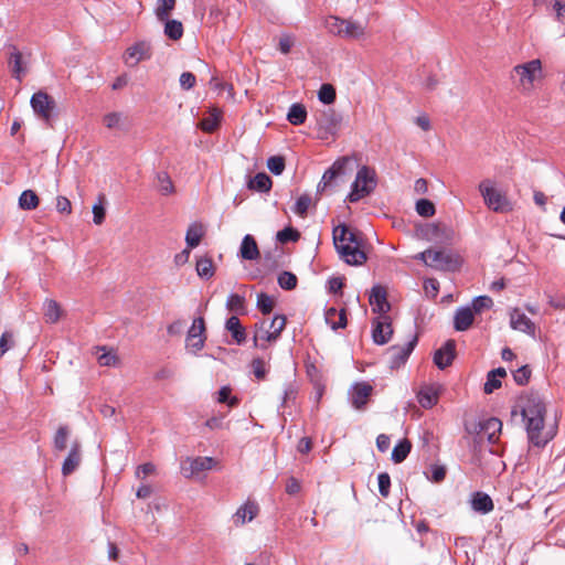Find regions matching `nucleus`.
<instances>
[{
    "mask_svg": "<svg viewBox=\"0 0 565 565\" xmlns=\"http://www.w3.org/2000/svg\"><path fill=\"white\" fill-rule=\"evenodd\" d=\"M520 414L525 422V429L530 444L536 447H544L551 436H543L542 430L545 424L546 404L537 392H527L520 396Z\"/></svg>",
    "mask_w": 565,
    "mask_h": 565,
    "instance_id": "1",
    "label": "nucleus"
},
{
    "mask_svg": "<svg viewBox=\"0 0 565 565\" xmlns=\"http://www.w3.org/2000/svg\"><path fill=\"white\" fill-rule=\"evenodd\" d=\"M332 236L335 250L348 265L361 266L367 260L364 234L361 231L341 223L333 227Z\"/></svg>",
    "mask_w": 565,
    "mask_h": 565,
    "instance_id": "2",
    "label": "nucleus"
},
{
    "mask_svg": "<svg viewBox=\"0 0 565 565\" xmlns=\"http://www.w3.org/2000/svg\"><path fill=\"white\" fill-rule=\"evenodd\" d=\"M377 179L375 170L363 166L359 169L355 180L351 185V191L347 196V200L351 203H355L361 199L370 195L376 188Z\"/></svg>",
    "mask_w": 565,
    "mask_h": 565,
    "instance_id": "3",
    "label": "nucleus"
},
{
    "mask_svg": "<svg viewBox=\"0 0 565 565\" xmlns=\"http://www.w3.org/2000/svg\"><path fill=\"white\" fill-rule=\"evenodd\" d=\"M30 104L35 115L47 126L52 127L56 118V114H54L56 108L54 98L47 93L39 90L32 95Z\"/></svg>",
    "mask_w": 565,
    "mask_h": 565,
    "instance_id": "4",
    "label": "nucleus"
},
{
    "mask_svg": "<svg viewBox=\"0 0 565 565\" xmlns=\"http://www.w3.org/2000/svg\"><path fill=\"white\" fill-rule=\"evenodd\" d=\"M479 190L483 196L486 205L489 209L499 213H504L512 210V205L507 196L490 185L489 180L482 181L479 185Z\"/></svg>",
    "mask_w": 565,
    "mask_h": 565,
    "instance_id": "5",
    "label": "nucleus"
},
{
    "mask_svg": "<svg viewBox=\"0 0 565 565\" xmlns=\"http://www.w3.org/2000/svg\"><path fill=\"white\" fill-rule=\"evenodd\" d=\"M462 265V258L452 250L438 249L431 253V259L427 266L443 271H456Z\"/></svg>",
    "mask_w": 565,
    "mask_h": 565,
    "instance_id": "6",
    "label": "nucleus"
},
{
    "mask_svg": "<svg viewBox=\"0 0 565 565\" xmlns=\"http://www.w3.org/2000/svg\"><path fill=\"white\" fill-rule=\"evenodd\" d=\"M418 343V335L415 334L412 337V339L404 345H392L388 348L387 353L390 354V369L391 370H398L401 366H403L414 349L416 348Z\"/></svg>",
    "mask_w": 565,
    "mask_h": 565,
    "instance_id": "7",
    "label": "nucleus"
},
{
    "mask_svg": "<svg viewBox=\"0 0 565 565\" xmlns=\"http://www.w3.org/2000/svg\"><path fill=\"white\" fill-rule=\"evenodd\" d=\"M205 332L206 328L204 318L199 317L194 319L186 334V348L191 353L196 354L204 348L206 340Z\"/></svg>",
    "mask_w": 565,
    "mask_h": 565,
    "instance_id": "8",
    "label": "nucleus"
},
{
    "mask_svg": "<svg viewBox=\"0 0 565 565\" xmlns=\"http://www.w3.org/2000/svg\"><path fill=\"white\" fill-rule=\"evenodd\" d=\"M422 233L427 241L441 245L451 243L454 235V232L449 227L438 223L427 224Z\"/></svg>",
    "mask_w": 565,
    "mask_h": 565,
    "instance_id": "9",
    "label": "nucleus"
},
{
    "mask_svg": "<svg viewBox=\"0 0 565 565\" xmlns=\"http://www.w3.org/2000/svg\"><path fill=\"white\" fill-rule=\"evenodd\" d=\"M393 335V327L391 322V318L388 316H382L380 318L374 319L373 321V330H372V339L373 342L377 345H384L392 339Z\"/></svg>",
    "mask_w": 565,
    "mask_h": 565,
    "instance_id": "10",
    "label": "nucleus"
},
{
    "mask_svg": "<svg viewBox=\"0 0 565 565\" xmlns=\"http://www.w3.org/2000/svg\"><path fill=\"white\" fill-rule=\"evenodd\" d=\"M216 461L212 457H195L188 459L182 463L181 470L184 477L190 478L201 471L210 470L215 466Z\"/></svg>",
    "mask_w": 565,
    "mask_h": 565,
    "instance_id": "11",
    "label": "nucleus"
},
{
    "mask_svg": "<svg viewBox=\"0 0 565 565\" xmlns=\"http://www.w3.org/2000/svg\"><path fill=\"white\" fill-rule=\"evenodd\" d=\"M456 358V341L449 339L445 344L435 351L434 363L439 370L450 366Z\"/></svg>",
    "mask_w": 565,
    "mask_h": 565,
    "instance_id": "12",
    "label": "nucleus"
},
{
    "mask_svg": "<svg viewBox=\"0 0 565 565\" xmlns=\"http://www.w3.org/2000/svg\"><path fill=\"white\" fill-rule=\"evenodd\" d=\"M372 392L373 386L367 382L355 383L350 391L352 406L359 411L364 409Z\"/></svg>",
    "mask_w": 565,
    "mask_h": 565,
    "instance_id": "13",
    "label": "nucleus"
},
{
    "mask_svg": "<svg viewBox=\"0 0 565 565\" xmlns=\"http://www.w3.org/2000/svg\"><path fill=\"white\" fill-rule=\"evenodd\" d=\"M370 303L373 306V311L385 316L391 310V303L387 301V292L385 287L382 285H375L372 287L370 295Z\"/></svg>",
    "mask_w": 565,
    "mask_h": 565,
    "instance_id": "14",
    "label": "nucleus"
},
{
    "mask_svg": "<svg viewBox=\"0 0 565 565\" xmlns=\"http://www.w3.org/2000/svg\"><path fill=\"white\" fill-rule=\"evenodd\" d=\"M542 70V63L540 60H532L525 64L516 65L513 68L520 76V82L523 86L526 84L531 86L535 79L536 73H540Z\"/></svg>",
    "mask_w": 565,
    "mask_h": 565,
    "instance_id": "15",
    "label": "nucleus"
},
{
    "mask_svg": "<svg viewBox=\"0 0 565 565\" xmlns=\"http://www.w3.org/2000/svg\"><path fill=\"white\" fill-rule=\"evenodd\" d=\"M9 50L10 52L8 57V64L11 68V75L13 78L21 82L26 73V67L23 61V54L13 44L9 45Z\"/></svg>",
    "mask_w": 565,
    "mask_h": 565,
    "instance_id": "16",
    "label": "nucleus"
},
{
    "mask_svg": "<svg viewBox=\"0 0 565 565\" xmlns=\"http://www.w3.org/2000/svg\"><path fill=\"white\" fill-rule=\"evenodd\" d=\"M342 117L333 108L320 111L317 122L321 129L334 135L341 124Z\"/></svg>",
    "mask_w": 565,
    "mask_h": 565,
    "instance_id": "17",
    "label": "nucleus"
},
{
    "mask_svg": "<svg viewBox=\"0 0 565 565\" xmlns=\"http://www.w3.org/2000/svg\"><path fill=\"white\" fill-rule=\"evenodd\" d=\"M441 391L443 387L439 384L423 386L417 395L418 403L426 409L434 407L438 403Z\"/></svg>",
    "mask_w": 565,
    "mask_h": 565,
    "instance_id": "18",
    "label": "nucleus"
},
{
    "mask_svg": "<svg viewBox=\"0 0 565 565\" xmlns=\"http://www.w3.org/2000/svg\"><path fill=\"white\" fill-rule=\"evenodd\" d=\"M82 460L81 454V443L78 440H74L67 457L64 459L62 465V473L63 476L72 475L77 467L79 466Z\"/></svg>",
    "mask_w": 565,
    "mask_h": 565,
    "instance_id": "19",
    "label": "nucleus"
},
{
    "mask_svg": "<svg viewBox=\"0 0 565 565\" xmlns=\"http://www.w3.org/2000/svg\"><path fill=\"white\" fill-rule=\"evenodd\" d=\"M479 431L478 434L482 438L483 436H487V439L490 444H494L498 440V434L501 433L502 429V423L497 417L488 418L484 422H481L479 424Z\"/></svg>",
    "mask_w": 565,
    "mask_h": 565,
    "instance_id": "20",
    "label": "nucleus"
},
{
    "mask_svg": "<svg viewBox=\"0 0 565 565\" xmlns=\"http://www.w3.org/2000/svg\"><path fill=\"white\" fill-rule=\"evenodd\" d=\"M350 163V158L342 157L334 161V163L326 170V172L322 175V182H324V185L331 186L333 182L345 174V168Z\"/></svg>",
    "mask_w": 565,
    "mask_h": 565,
    "instance_id": "21",
    "label": "nucleus"
},
{
    "mask_svg": "<svg viewBox=\"0 0 565 565\" xmlns=\"http://www.w3.org/2000/svg\"><path fill=\"white\" fill-rule=\"evenodd\" d=\"M475 321V313L470 307H460L454 316V329L462 332L468 330Z\"/></svg>",
    "mask_w": 565,
    "mask_h": 565,
    "instance_id": "22",
    "label": "nucleus"
},
{
    "mask_svg": "<svg viewBox=\"0 0 565 565\" xmlns=\"http://www.w3.org/2000/svg\"><path fill=\"white\" fill-rule=\"evenodd\" d=\"M239 256L245 260H255L259 258L260 253L253 235L246 234L241 243Z\"/></svg>",
    "mask_w": 565,
    "mask_h": 565,
    "instance_id": "23",
    "label": "nucleus"
},
{
    "mask_svg": "<svg viewBox=\"0 0 565 565\" xmlns=\"http://www.w3.org/2000/svg\"><path fill=\"white\" fill-rule=\"evenodd\" d=\"M324 319L333 330L345 328L348 323L344 308L340 310L334 307L328 308L324 312Z\"/></svg>",
    "mask_w": 565,
    "mask_h": 565,
    "instance_id": "24",
    "label": "nucleus"
},
{
    "mask_svg": "<svg viewBox=\"0 0 565 565\" xmlns=\"http://www.w3.org/2000/svg\"><path fill=\"white\" fill-rule=\"evenodd\" d=\"M471 508L473 511L487 514L494 508L491 497L484 492L476 491L471 497Z\"/></svg>",
    "mask_w": 565,
    "mask_h": 565,
    "instance_id": "25",
    "label": "nucleus"
},
{
    "mask_svg": "<svg viewBox=\"0 0 565 565\" xmlns=\"http://www.w3.org/2000/svg\"><path fill=\"white\" fill-rule=\"evenodd\" d=\"M225 328L231 332L233 340L237 344H242L246 341V330L236 316H232L226 320Z\"/></svg>",
    "mask_w": 565,
    "mask_h": 565,
    "instance_id": "26",
    "label": "nucleus"
},
{
    "mask_svg": "<svg viewBox=\"0 0 565 565\" xmlns=\"http://www.w3.org/2000/svg\"><path fill=\"white\" fill-rule=\"evenodd\" d=\"M273 185V181L265 172H258L254 178L249 179L247 188L252 191L262 193L269 192Z\"/></svg>",
    "mask_w": 565,
    "mask_h": 565,
    "instance_id": "27",
    "label": "nucleus"
},
{
    "mask_svg": "<svg viewBox=\"0 0 565 565\" xmlns=\"http://www.w3.org/2000/svg\"><path fill=\"white\" fill-rule=\"evenodd\" d=\"M511 327L514 330H520L525 333H534V323L524 315L520 313L516 309L511 315Z\"/></svg>",
    "mask_w": 565,
    "mask_h": 565,
    "instance_id": "28",
    "label": "nucleus"
},
{
    "mask_svg": "<svg viewBox=\"0 0 565 565\" xmlns=\"http://www.w3.org/2000/svg\"><path fill=\"white\" fill-rule=\"evenodd\" d=\"M204 227L201 223H192L185 234V243L189 248H195L200 245L202 237L204 236Z\"/></svg>",
    "mask_w": 565,
    "mask_h": 565,
    "instance_id": "29",
    "label": "nucleus"
},
{
    "mask_svg": "<svg viewBox=\"0 0 565 565\" xmlns=\"http://www.w3.org/2000/svg\"><path fill=\"white\" fill-rule=\"evenodd\" d=\"M307 119V109L303 104L295 103L289 107L287 120L294 125L299 126L305 124Z\"/></svg>",
    "mask_w": 565,
    "mask_h": 565,
    "instance_id": "30",
    "label": "nucleus"
},
{
    "mask_svg": "<svg viewBox=\"0 0 565 565\" xmlns=\"http://www.w3.org/2000/svg\"><path fill=\"white\" fill-rule=\"evenodd\" d=\"M164 22V35L172 40L178 41L183 36V24L179 20L167 18Z\"/></svg>",
    "mask_w": 565,
    "mask_h": 565,
    "instance_id": "31",
    "label": "nucleus"
},
{
    "mask_svg": "<svg viewBox=\"0 0 565 565\" xmlns=\"http://www.w3.org/2000/svg\"><path fill=\"white\" fill-rule=\"evenodd\" d=\"M411 450H412V443L407 438L402 439L393 448L392 457H391L392 461L394 463L403 462L409 455Z\"/></svg>",
    "mask_w": 565,
    "mask_h": 565,
    "instance_id": "32",
    "label": "nucleus"
},
{
    "mask_svg": "<svg viewBox=\"0 0 565 565\" xmlns=\"http://www.w3.org/2000/svg\"><path fill=\"white\" fill-rule=\"evenodd\" d=\"M43 310L46 322L56 323L60 320L62 310L60 305L55 300L46 299L44 301Z\"/></svg>",
    "mask_w": 565,
    "mask_h": 565,
    "instance_id": "33",
    "label": "nucleus"
},
{
    "mask_svg": "<svg viewBox=\"0 0 565 565\" xmlns=\"http://www.w3.org/2000/svg\"><path fill=\"white\" fill-rule=\"evenodd\" d=\"M40 199L33 190H24L19 198V206L25 211L35 210L39 206Z\"/></svg>",
    "mask_w": 565,
    "mask_h": 565,
    "instance_id": "34",
    "label": "nucleus"
},
{
    "mask_svg": "<svg viewBox=\"0 0 565 565\" xmlns=\"http://www.w3.org/2000/svg\"><path fill=\"white\" fill-rule=\"evenodd\" d=\"M177 4V0H158L157 7L154 9V14L159 21L167 20L170 18L172 11L174 10Z\"/></svg>",
    "mask_w": 565,
    "mask_h": 565,
    "instance_id": "35",
    "label": "nucleus"
},
{
    "mask_svg": "<svg viewBox=\"0 0 565 565\" xmlns=\"http://www.w3.org/2000/svg\"><path fill=\"white\" fill-rule=\"evenodd\" d=\"M364 35V28L354 21L345 20L341 32L342 38L359 39Z\"/></svg>",
    "mask_w": 565,
    "mask_h": 565,
    "instance_id": "36",
    "label": "nucleus"
},
{
    "mask_svg": "<svg viewBox=\"0 0 565 565\" xmlns=\"http://www.w3.org/2000/svg\"><path fill=\"white\" fill-rule=\"evenodd\" d=\"M196 273L203 279H210L214 276V265L210 257H201L196 262Z\"/></svg>",
    "mask_w": 565,
    "mask_h": 565,
    "instance_id": "37",
    "label": "nucleus"
},
{
    "mask_svg": "<svg viewBox=\"0 0 565 565\" xmlns=\"http://www.w3.org/2000/svg\"><path fill=\"white\" fill-rule=\"evenodd\" d=\"M300 238V232L292 226H286L276 234V239L280 244H287L289 242H298Z\"/></svg>",
    "mask_w": 565,
    "mask_h": 565,
    "instance_id": "38",
    "label": "nucleus"
},
{
    "mask_svg": "<svg viewBox=\"0 0 565 565\" xmlns=\"http://www.w3.org/2000/svg\"><path fill=\"white\" fill-rule=\"evenodd\" d=\"M157 180L159 183V191L162 195H170L174 193L173 182L166 171H160L157 173Z\"/></svg>",
    "mask_w": 565,
    "mask_h": 565,
    "instance_id": "39",
    "label": "nucleus"
},
{
    "mask_svg": "<svg viewBox=\"0 0 565 565\" xmlns=\"http://www.w3.org/2000/svg\"><path fill=\"white\" fill-rule=\"evenodd\" d=\"M277 282L281 289L294 290L297 287L298 278L291 271H281L278 275Z\"/></svg>",
    "mask_w": 565,
    "mask_h": 565,
    "instance_id": "40",
    "label": "nucleus"
},
{
    "mask_svg": "<svg viewBox=\"0 0 565 565\" xmlns=\"http://www.w3.org/2000/svg\"><path fill=\"white\" fill-rule=\"evenodd\" d=\"M493 306V300L489 296H478L475 297L471 301V310L475 315H480L483 310L491 309Z\"/></svg>",
    "mask_w": 565,
    "mask_h": 565,
    "instance_id": "41",
    "label": "nucleus"
},
{
    "mask_svg": "<svg viewBox=\"0 0 565 565\" xmlns=\"http://www.w3.org/2000/svg\"><path fill=\"white\" fill-rule=\"evenodd\" d=\"M318 98L321 103L324 105H331L334 103L337 98L335 88L331 84H322L319 92H318Z\"/></svg>",
    "mask_w": 565,
    "mask_h": 565,
    "instance_id": "42",
    "label": "nucleus"
},
{
    "mask_svg": "<svg viewBox=\"0 0 565 565\" xmlns=\"http://www.w3.org/2000/svg\"><path fill=\"white\" fill-rule=\"evenodd\" d=\"M415 210L423 217H431L436 213L435 204L428 199H419L415 204Z\"/></svg>",
    "mask_w": 565,
    "mask_h": 565,
    "instance_id": "43",
    "label": "nucleus"
},
{
    "mask_svg": "<svg viewBox=\"0 0 565 565\" xmlns=\"http://www.w3.org/2000/svg\"><path fill=\"white\" fill-rule=\"evenodd\" d=\"M307 375L310 379V382L315 385V387L319 391V396L322 394V375L320 370L312 363L307 364Z\"/></svg>",
    "mask_w": 565,
    "mask_h": 565,
    "instance_id": "44",
    "label": "nucleus"
},
{
    "mask_svg": "<svg viewBox=\"0 0 565 565\" xmlns=\"http://www.w3.org/2000/svg\"><path fill=\"white\" fill-rule=\"evenodd\" d=\"M256 306H257V309L263 315H269L273 311V309H274L275 300L269 295H267L265 292H260L257 296V303H256Z\"/></svg>",
    "mask_w": 565,
    "mask_h": 565,
    "instance_id": "45",
    "label": "nucleus"
},
{
    "mask_svg": "<svg viewBox=\"0 0 565 565\" xmlns=\"http://www.w3.org/2000/svg\"><path fill=\"white\" fill-rule=\"evenodd\" d=\"M127 54L129 57H136L135 63L150 57L149 47L145 43H137L129 47Z\"/></svg>",
    "mask_w": 565,
    "mask_h": 565,
    "instance_id": "46",
    "label": "nucleus"
},
{
    "mask_svg": "<svg viewBox=\"0 0 565 565\" xmlns=\"http://www.w3.org/2000/svg\"><path fill=\"white\" fill-rule=\"evenodd\" d=\"M70 435V429L67 426H60L54 436V448L57 451H64L66 449V444Z\"/></svg>",
    "mask_w": 565,
    "mask_h": 565,
    "instance_id": "47",
    "label": "nucleus"
},
{
    "mask_svg": "<svg viewBox=\"0 0 565 565\" xmlns=\"http://www.w3.org/2000/svg\"><path fill=\"white\" fill-rule=\"evenodd\" d=\"M285 167L286 162L282 156H273L267 159V168L275 175H280Z\"/></svg>",
    "mask_w": 565,
    "mask_h": 565,
    "instance_id": "48",
    "label": "nucleus"
},
{
    "mask_svg": "<svg viewBox=\"0 0 565 565\" xmlns=\"http://www.w3.org/2000/svg\"><path fill=\"white\" fill-rule=\"evenodd\" d=\"M532 370L529 365H522L518 370L512 372L514 382L518 385H526L531 379Z\"/></svg>",
    "mask_w": 565,
    "mask_h": 565,
    "instance_id": "49",
    "label": "nucleus"
},
{
    "mask_svg": "<svg viewBox=\"0 0 565 565\" xmlns=\"http://www.w3.org/2000/svg\"><path fill=\"white\" fill-rule=\"evenodd\" d=\"M282 330H284V320H281V323H278L275 331H265L262 335L255 334L254 345L255 347L258 345V342H257L258 339L265 340L267 342L276 341L280 337V333L282 332Z\"/></svg>",
    "mask_w": 565,
    "mask_h": 565,
    "instance_id": "50",
    "label": "nucleus"
},
{
    "mask_svg": "<svg viewBox=\"0 0 565 565\" xmlns=\"http://www.w3.org/2000/svg\"><path fill=\"white\" fill-rule=\"evenodd\" d=\"M257 514V507L254 504H245L241 507L237 512L236 516L241 520L242 524L246 522V520L252 521Z\"/></svg>",
    "mask_w": 565,
    "mask_h": 565,
    "instance_id": "51",
    "label": "nucleus"
},
{
    "mask_svg": "<svg viewBox=\"0 0 565 565\" xmlns=\"http://www.w3.org/2000/svg\"><path fill=\"white\" fill-rule=\"evenodd\" d=\"M311 204V198L308 194L300 195L294 206V212L303 217L307 215L308 209Z\"/></svg>",
    "mask_w": 565,
    "mask_h": 565,
    "instance_id": "52",
    "label": "nucleus"
},
{
    "mask_svg": "<svg viewBox=\"0 0 565 565\" xmlns=\"http://www.w3.org/2000/svg\"><path fill=\"white\" fill-rule=\"evenodd\" d=\"M245 298L238 294H231L226 301V307L231 311L242 312L244 310Z\"/></svg>",
    "mask_w": 565,
    "mask_h": 565,
    "instance_id": "53",
    "label": "nucleus"
},
{
    "mask_svg": "<svg viewBox=\"0 0 565 565\" xmlns=\"http://www.w3.org/2000/svg\"><path fill=\"white\" fill-rule=\"evenodd\" d=\"M379 491L383 498H387L391 492V477L387 472H381L377 476Z\"/></svg>",
    "mask_w": 565,
    "mask_h": 565,
    "instance_id": "54",
    "label": "nucleus"
},
{
    "mask_svg": "<svg viewBox=\"0 0 565 565\" xmlns=\"http://www.w3.org/2000/svg\"><path fill=\"white\" fill-rule=\"evenodd\" d=\"M217 394V402L226 403L230 407L238 405V398L236 396L231 397V388L228 386L221 387Z\"/></svg>",
    "mask_w": 565,
    "mask_h": 565,
    "instance_id": "55",
    "label": "nucleus"
},
{
    "mask_svg": "<svg viewBox=\"0 0 565 565\" xmlns=\"http://www.w3.org/2000/svg\"><path fill=\"white\" fill-rule=\"evenodd\" d=\"M344 21H345V19H341L338 17H329L327 19V28H328L329 32L334 35L341 36Z\"/></svg>",
    "mask_w": 565,
    "mask_h": 565,
    "instance_id": "56",
    "label": "nucleus"
},
{
    "mask_svg": "<svg viewBox=\"0 0 565 565\" xmlns=\"http://www.w3.org/2000/svg\"><path fill=\"white\" fill-rule=\"evenodd\" d=\"M14 344L13 333L4 331L0 337V358L3 356Z\"/></svg>",
    "mask_w": 565,
    "mask_h": 565,
    "instance_id": "57",
    "label": "nucleus"
},
{
    "mask_svg": "<svg viewBox=\"0 0 565 565\" xmlns=\"http://www.w3.org/2000/svg\"><path fill=\"white\" fill-rule=\"evenodd\" d=\"M104 195L99 196V202L93 205V221L95 224L100 225L105 221V209L103 206Z\"/></svg>",
    "mask_w": 565,
    "mask_h": 565,
    "instance_id": "58",
    "label": "nucleus"
},
{
    "mask_svg": "<svg viewBox=\"0 0 565 565\" xmlns=\"http://www.w3.org/2000/svg\"><path fill=\"white\" fill-rule=\"evenodd\" d=\"M424 290L429 298L434 299L439 292V282L435 278H427L424 281Z\"/></svg>",
    "mask_w": 565,
    "mask_h": 565,
    "instance_id": "59",
    "label": "nucleus"
},
{
    "mask_svg": "<svg viewBox=\"0 0 565 565\" xmlns=\"http://www.w3.org/2000/svg\"><path fill=\"white\" fill-rule=\"evenodd\" d=\"M253 373L257 380H264L267 374L265 362L260 358H256L252 361Z\"/></svg>",
    "mask_w": 565,
    "mask_h": 565,
    "instance_id": "60",
    "label": "nucleus"
},
{
    "mask_svg": "<svg viewBox=\"0 0 565 565\" xmlns=\"http://www.w3.org/2000/svg\"><path fill=\"white\" fill-rule=\"evenodd\" d=\"M220 120L216 116L204 118L200 127L205 132H213L218 127Z\"/></svg>",
    "mask_w": 565,
    "mask_h": 565,
    "instance_id": "61",
    "label": "nucleus"
},
{
    "mask_svg": "<svg viewBox=\"0 0 565 565\" xmlns=\"http://www.w3.org/2000/svg\"><path fill=\"white\" fill-rule=\"evenodd\" d=\"M195 75L191 72H183L180 76V85L183 89H191L195 85Z\"/></svg>",
    "mask_w": 565,
    "mask_h": 565,
    "instance_id": "62",
    "label": "nucleus"
},
{
    "mask_svg": "<svg viewBox=\"0 0 565 565\" xmlns=\"http://www.w3.org/2000/svg\"><path fill=\"white\" fill-rule=\"evenodd\" d=\"M56 210L60 213L70 214L72 212L71 201L66 196L58 195L56 198Z\"/></svg>",
    "mask_w": 565,
    "mask_h": 565,
    "instance_id": "63",
    "label": "nucleus"
},
{
    "mask_svg": "<svg viewBox=\"0 0 565 565\" xmlns=\"http://www.w3.org/2000/svg\"><path fill=\"white\" fill-rule=\"evenodd\" d=\"M446 478V468L444 466L434 465L431 466V477L430 480L433 482L439 483L444 481Z\"/></svg>",
    "mask_w": 565,
    "mask_h": 565,
    "instance_id": "64",
    "label": "nucleus"
}]
</instances>
